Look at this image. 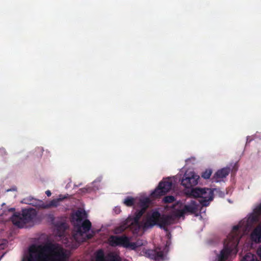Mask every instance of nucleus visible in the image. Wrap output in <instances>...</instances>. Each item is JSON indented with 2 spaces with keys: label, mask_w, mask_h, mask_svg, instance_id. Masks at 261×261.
<instances>
[{
  "label": "nucleus",
  "mask_w": 261,
  "mask_h": 261,
  "mask_svg": "<svg viewBox=\"0 0 261 261\" xmlns=\"http://www.w3.org/2000/svg\"><path fill=\"white\" fill-rule=\"evenodd\" d=\"M34 200H36L34 199L33 198H24L22 200V202L24 203H25V204H32L33 205H35V204L33 202Z\"/></svg>",
  "instance_id": "393cba45"
},
{
  "label": "nucleus",
  "mask_w": 261,
  "mask_h": 261,
  "mask_svg": "<svg viewBox=\"0 0 261 261\" xmlns=\"http://www.w3.org/2000/svg\"><path fill=\"white\" fill-rule=\"evenodd\" d=\"M229 168H223L218 170L214 175L213 179L215 181L218 182L220 179L226 177L229 173Z\"/></svg>",
  "instance_id": "f8f14e48"
},
{
  "label": "nucleus",
  "mask_w": 261,
  "mask_h": 261,
  "mask_svg": "<svg viewBox=\"0 0 261 261\" xmlns=\"http://www.w3.org/2000/svg\"><path fill=\"white\" fill-rule=\"evenodd\" d=\"M11 211H14V210H15V209H14V208H11Z\"/></svg>",
  "instance_id": "473e14b6"
},
{
  "label": "nucleus",
  "mask_w": 261,
  "mask_h": 261,
  "mask_svg": "<svg viewBox=\"0 0 261 261\" xmlns=\"http://www.w3.org/2000/svg\"><path fill=\"white\" fill-rule=\"evenodd\" d=\"M212 173V169H206L201 174V177L204 179H207L210 178Z\"/></svg>",
  "instance_id": "4be33fe9"
},
{
  "label": "nucleus",
  "mask_w": 261,
  "mask_h": 261,
  "mask_svg": "<svg viewBox=\"0 0 261 261\" xmlns=\"http://www.w3.org/2000/svg\"><path fill=\"white\" fill-rule=\"evenodd\" d=\"M7 155V152L4 148H0V156H5Z\"/></svg>",
  "instance_id": "cd10ccee"
},
{
  "label": "nucleus",
  "mask_w": 261,
  "mask_h": 261,
  "mask_svg": "<svg viewBox=\"0 0 261 261\" xmlns=\"http://www.w3.org/2000/svg\"><path fill=\"white\" fill-rule=\"evenodd\" d=\"M253 211L260 216L261 215V203L257 206Z\"/></svg>",
  "instance_id": "bb28decb"
},
{
  "label": "nucleus",
  "mask_w": 261,
  "mask_h": 261,
  "mask_svg": "<svg viewBox=\"0 0 261 261\" xmlns=\"http://www.w3.org/2000/svg\"><path fill=\"white\" fill-rule=\"evenodd\" d=\"M108 241L110 245L112 247L122 246L132 249H135L137 247L136 243L130 242L129 238L125 236H111Z\"/></svg>",
  "instance_id": "423d86ee"
},
{
  "label": "nucleus",
  "mask_w": 261,
  "mask_h": 261,
  "mask_svg": "<svg viewBox=\"0 0 261 261\" xmlns=\"http://www.w3.org/2000/svg\"><path fill=\"white\" fill-rule=\"evenodd\" d=\"M185 214L186 213H185L184 208H182V209L176 210L174 212V215L176 217H178V218L184 216Z\"/></svg>",
  "instance_id": "b1692460"
},
{
  "label": "nucleus",
  "mask_w": 261,
  "mask_h": 261,
  "mask_svg": "<svg viewBox=\"0 0 261 261\" xmlns=\"http://www.w3.org/2000/svg\"><path fill=\"white\" fill-rule=\"evenodd\" d=\"M17 191V188L16 187H13L12 188L8 189L7 190V192H9V191Z\"/></svg>",
  "instance_id": "c756f323"
},
{
  "label": "nucleus",
  "mask_w": 261,
  "mask_h": 261,
  "mask_svg": "<svg viewBox=\"0 0 261 261\" xmlns=\"http://www.w3.org/2000/svg\"><path fill=\"white\" fill-rule=\"evenodd\" d=\"M87 237L88 239H91L93 237V234H88L87 235Z\"/></svg>",
  "instance_id": "2f4dec72"
},
{
  "label": "nucleus",
  "mask_w": 261,
  "mask_h": 261,
  "mask_svg": "<svg viewBox=\"0 0 261 261\" xmlns=\"http://www.w3.org/2000/svg\"><path fill=\"white\" fill-rule=\"evenodd\" d=\"M259 216L253 212V213L249 216L246 221H243V223H245V224H244L245 227L243 229L246 230L253 223L257 222L259 221Z\"/></svg>",
  "instance_id": "ddd939ff"
},
{
  "label": "nucleus",
  "mask_w": 261,
  "mask_h": 261,
  "mask_svg": "<svg viewBox=\"0 0 261 261\" xmlns=\"http://www.w3.org/2000/svg\"><path fill=\"white\" fill-rule=\"evenodd\" d=\"M172 187V182L170 178L164 179L160 182L158 186L151 193V196L153 198H159L168 193L171 189Z\"/></svg>",
  "instance_id": "0eeeda50"
},
{
  "label": "nucleus",
  "mask_w": 261,
  "mask_h": 261,
  "mask_svg": "<svg viewBox=\"0 0 261 261\" xmlns=\"http://www.w3.org/2000/svg\"><path fill=\"white\" fill-rule=\"evenodd\" d=\"M151 252L153 253L152 254L154 255V258L155 259L163 257L164 254L162 251H158L156 250H151Z\"/></svg>",
  "instance_id": "412c9836"
},
{
  "label": "nucleus",
  "mask_w": 261,
  "mask_h": 261,
  "mask_svg": "<svg viewBox=\"0 0 261 261\" xmlns=\"http://www.w3.org/2000/svg\"><path fill=\"white\" fill-rule=\"evenodd\" d=\"M149 203L150 200L148 198L141 199L139 202L140 209L145 212L149 206Z\"/></svg>",
  "instance_id": "a211bd4d"
},
{
  "label": "nucleus",
  "mask_w": 261,
  "mask_h": 261,
  "mask_svg": "<svg viewBox=\"0 0 261 261\" xmlns=\"http://www.w3.org/2000/svg\"><path fill=\"white\" fill-rule=\"evenodd\" d=\"M123 203L127 206H132L135 203V199L130 196H127L123 201Z\"/></svg>",
  "instance_id": "aec40b11"
},
{
  "label": "nucleus",
  "mask_w": 261,
  "mask_h": 261,
  "mask_svg": "<svg viewBox=\"0 0 261 261\" xmlns=\"http://www.w3.org/2000/svg\"><path fill=\"white\" fill-rule=\"evenodd\" d=\"M190 195L195 198H200L199 202L203 206L209 205L210 202L213 199V190L210 188H192L191 190Z\"/></svg>",
  "instance_id": "39448f33"
},
{
  "label": "nucleus",
  "mask_w": 261,
  "mask_h": 261,
  "mask_svg": "<svg viewBox=\"0 0 261 261\" xmlns=\"http://www.w3.org/2000/svg\"><path fill=\"white\" fill-rule=\"evenodd\" d=\"M198 204L195 201L191 200L189 204L185 205L183 208L186 214H195L198 211Z\"/></svg>",
  "instance_id": "4468645a"
},
{
  "label": "nucleus",
  "mask_w": 261,
  "mask_h": 261,
  "mask_svg": "<svg viewBox=\"0 0 261 261\" xmlns=\"http://www.w3.org/2000/svg\"><path fill=\"white\" fill-rule=\"evenodd\" d=\"M145 212H144L143 210H137L136 212L135 213V216L134 217V222L138 225L139 224V221L141 217L142 216V215L145 213Z\"/></svg>",
  "instance_id": "6ab92c4d"
},
{
  "label": "nucleus",
  "mask_w": 261,
  "mask_h": 261,
  "mask_svg": "<svg viewBox=\"0 0 261 261\" xmlns=\"http://www.w3.org/2000/svg\"><path fill=\"white\" fill-rule=\"evenodd\" d=\"M96 261H120L119 257L116 255L109 254L107 257L105 256L103 251L99 250L96 252L95 256Z\"/></svg>",
  "instance_id": "9d476101"
},
{
  "label": "nucleus",
  "mask_w": 261,
  "mask_h": 261,
  "mask_svg": "<svg viewBox=\"0 0 261 261\" xmlns=\"http://www.w3.org/2000/svg\"><path fill=\"white\" fill-rule=\"evenodd\" d=\"M257 254L261 259V247H259L257 250ZM241 261H258L255 255L248 253L242 259Z\"/></svg>",
  "instance_id": "f3484780"
},
{
  "label": "nucleus",
  "mask_w": 261,
  "mask_h": 261,
  "mask_svg": "<svg viewBox=\"0 0 261 261\" xmlns=\"http://www.w3.org/2000/svg\"><path fill=\"white\" fill-rule=\"evenodd\" d=\"M173 220L170 215H161L158 211H153L150 215H148L146 220L144 224L145 228L152 227L158 225L160 228L165 229L169 225L171 224Z\"/></svg>",
  "instance_id": "20e7f679"
},
{
  "label": "nucleus",
  "mask_w": 261,
  "mask_h": 261,
  "mask_svg": "<svg viewBox=\"0 0 261 261\" xmlns=\"http://www.w3.org/2000/svg\"><path fill=\"white\" fill-rule=\"evenodd\" d=\"M114 212L116 214H118L120 213L121 212V210H120V208L119 207H116L115 208H114Z\"/></svg>",
  "instance_id": "c85d7f7f"
},
{
  "label": "nucleus",
  "mask_w": 261,
  "mask_h": 261,
  "mask_svg": "<svg viewBox=\"0 0 261 261\" xmlns=\"http://www.w3.org/2000/svg\"><path fill=\"white\" fill-rule=\"evenodd\" d=\"M251 239L256 243H261V224L258 225L251 234Z\"/></svg>",
  "instance_id": "2eb2a0df"
},
{
  "label": "nucleus",
  "mask_w": 261,
  "mask_h": 261,
  "mask_svg": "<svg viewBox=\"0 0 261 261\" xmlns=\"http://www.w3.org/2000/svg\"><path fill=\"white\" fill-rule=\"evenodd\" d=\"M66 254L57 245L48 243L44 246L32 245L29 255L23 261H64Z\"/></svg>",
  "instance_id": "f257e3e1"
},
{
  "label": "nucleus",
  "mask_w": 261,
  "mask_h": 261,
  "mask_svg": "<svg viewBox=\"0 0 261 261\" xmlns=\"http://www.w3.org/2000/svg\"><path fill=\"white\" fill-rule=\"evenodd\" d=\"M175 200V197L172 195L166 196L163 199V201L165 203H170L174 202Z\"/></svg>",
  "instance_id": "5701e85b"
},
{
  "label": "nucleus",
  "mask_w": 261,
  "mask_h": 261,
  "mask_svg": "<svg viewBox=\"0 0 261 261\" xmlns=\"http://www.w3.org/2000/svg\"><path fill=\"white\" fill-rule=\"evenodd\" d=\"M243 225V222H241L233 227L231 233L224 240L223 249L217 256V261H227L233 249L237 247L241 238L239 229Z\"/></svg>",
  "instance_id": "f03ea898"
},
{
  "label": "nucleus",
  "mask_w": 261,
  "mask_h": 261,
  "mask_svg": "<svg viewBox=\"0 0 261 261\" xmlns=\"http://www.w3.org/2000/svg\"><path fill=\"white\" fill-rule=\"evenodd\" d=\"M125 229V227L124 226H120L118 227L115 229V233H119L122 232Z\"/></svg>",
  "instance_id": "a878e982"
},
{
  "label": "nucleus",
  "mask_w": 261,
  "mask_h": 261,
  "mask_svg": "<svg viewBox=\"0 0 261 261\" xmlns=\"http://www.w3.org/2000/svg\"><path fill=\"white\" fill-rule=\"evenodd\" d=\"M87 217V214L85 211L77 210L71 215V221L73 223L74 227L77 224L81 223L83 219Z\"/></svg>",
  "instance_id": "9b49d317"
},
{
  "label": "nucleus",
  "mask_w": 261,
  "mask_h": 261,
  "mask_svg": "<svg viewBox=\"0 0 261 261\" xmlns=\"http://www.w3.org/2000/svg\"><path fill=\"white\" fill-rule=\"evenodd\" d=\"M37 216L34 208L22 209L21 212H15L11 217L13 224L19 228L27 227L33 222Z\"/></svg>",
  "instance_id": "7ed1b4c3"
},
{
  "label": "nucleus",
  "mask_w": 261,
  "mask_h": 261,
  "mask_svg": "<svg viewBox=\"0 0 261 261\" xmlns=\"http://www.w3.org/2000/svg\"><path fill=\"white\" fill-rule=\"evenodd\" d=\"M91 226L92 224L90 221L88 219H86L82 221L81 223L76 225L74 227L77 233L79 234L80 236H83L84 233L89 231Z\"/></svg>",
  "instance_id": "1a4fd4ad"
},
{
  "label": "nucleus",
  "mask_w": 261,
  "mask_h": 261,
  "mask_svg": "<svg viewBox=\"0 0 261 261\" xmlns=\"http://www.w3.org/2000/svg\"><path fill=\"white\" fill-rule=\"evenodd\" d=\"M199 176L193 172H186L182 177L181 184L187 189L191 188L197 185Z\"/></svg>",
  "instance_id": "6e6552de"
},
{
  "label": "nucleus",
  "mask_w": 261,
  "mask_h": 261,
  "mask_svg": "<svg viewBox=\"0 0 261 261\" xmlns=\"http://www.w3.org/2000/svg\"><path fill=\"white\" fill-rule=\"evenodd\" d=\"M45 194H46V195L48 196V197H49L51 196V192L49 191V190H47L45 192Z\"/></svg>",
  "instance_id": "7c9ffc66"
},
{
  "label": "nucleus",
  "mask_w": 261,
  "mask_h": 261,
  "mask_svg": "<svg viewBox=\"0 0 261 261\" xmlns=\"http://www.w3.org/2000/svg\"><path fill=\"white\" fill-rule=\"evenodd\" d=\"M68 194L66 195H60L59 198L51 200L48 204H46L43 207L45 208L50 207H57L60 204V202L68 197Z\"/></svg>",
  "instance_id": "dca6fc26"
}]
</instances>
